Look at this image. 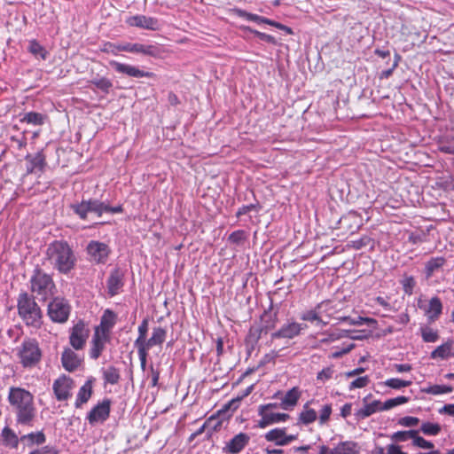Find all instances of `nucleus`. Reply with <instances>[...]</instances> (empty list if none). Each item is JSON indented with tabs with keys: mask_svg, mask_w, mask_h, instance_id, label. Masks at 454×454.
I'll return each instance as SVG.
<instances>
[{
	"mask_svg": "<svg viewBox=\"0 0 454 454\" xmlns=\"http://www.w3.org/2000/svg\"><path fill=\"white\" fill-rule=\"evenodd\" d=\"M7 400L12 412L15 414L16 424L33 427L36 418L34 395L25 388L11 387Z\"/></svg>",
	"mask_w": 454,
	"mask_h": 454,
	"instance_id": "obj_1",
	"label": "nucleus"
},
{
	"mask_svg": "<svg viewBox=\"0 0 454 454\" xmlns=\"http://www.w3.org/2000/svg\"><path fill=\"white\" fill-rule=\"evenodd\" d=\"M45 260L61 274H68L74 269L77 261L73 248L66 240L50 243L45 251Z\"/></svg>",
	"mask_w": 454,
	"mask_h": 454,
	"instance_id": "obj_2",
	"label": "nucleus"
},
{
	"mask_svg": "<svg viewBox=\"0 0 454 454\" xmlns=\"http://www.w3.org/2000/svg\"><path fill=\"white\" fill-rule=\"evenodd\" d=\"M18 315L27 326L35 329L43 325V311L32 294L22 292L17 299Z\"/></svg>",
	"mask_w": 454,
	"mask_h": 454,
	"instance_id": "obj_3",
	"label": "nucleus"
},
{
	"mask_svg": "<svg viewBox=\"0 0 454 454\" xmlns=\"http://www.w3.org/2000/svg\"><path fill=\"white\" fill-rule=\"evenodd\" d=\"M29 283L31 293L43 301L51 298L56 292L51 275L44 272L39 266L34 269Z\"/></svg>",
	"mask_w": 454,
	"mask_h": 454,
	"instance_id": "obj_4",
	"label": "nucleus"
},
{
	"mask_svg": "<svg viewBox=\"0 0 454 454\" xmlns=\"http://www.w3.org/2000/svg\"><path fill=\"white\" fill-rule=\"evenodd\" d=\"M278 311L273 310L272 303L263 311L260 317V325H252L246 337V342L252 345L256 344L262 334H267L276 328L278 323Z\"/></svg>",
	"mask_w": 454,
	"mask_h": 454,
	"instance_id": "obj_5",
	"label": "nucleus"
},
{
	"mask_svg": "<svg viewBox=\"0 0 454 454\" xmlns=\"http://www.w3.org/2000/svg\"><path fill=\"white\" fill-rule=\"evenodd\" d=\"M71 208L82 220H86L88 218L89 212L95 213L98 216H101L105 212L117 214L123 211L121 205L111 207L98 200L91 199L82 200L80 203L72 204Z\"/></svg>",
	"mask_w": 454,
	"mask_h": 454,
	"instance_id": "obj_6",
	"label": "nucleus"
},
{
	"mask_svg": "<svg viewBox=\"0 0 454 454\" xmlns=\"http://www.w3.org/2000/svg\"><path fill=\"white\" fill-rule=\"evenodd\" d=\"M17 356L24 368H33L41 362L43 354L35 339H26L18 348Z\"/></svg>",
	"mask_w": 454,
	"mask_h": 454,
	"instance_id": "obj_7",
	"label": "nucleus"
},
{
	"mask_svg": "<svg viewBox=\"0 0 454 454\" xmlns=\"http://www.w3.org/2000/svg\"><path fill=\"white\" fill-rule=\"evenodd\" d=\"M317 309L326 317L328 321L331 318H336L340 322H346L350 325H361L364 322L372 321V319L363 317H358L356 319H353L350 317L337 316V314L340 311V309L338 308L337 303H333L331 301H322L317 306Z\"/></svg>",
	"mask_w": 454,
	"mask_h": 454,
	"instance_id": "obj_8",
	"label": "nucleus"
},
{
	"mask_svg": "<svg viewBox=\"0 0 454 454\" xmlns=\"http://www.w3.org/2000/svg\"><path fill=\"white\" fill-rule=\"evenodd\" d=\"M69 314L70 306L63 298L56 297L48 305V316L53 322L65 323Z\"/></svg>",
	"mask_w": 454,
	"mask_h": 454,
	"instance_id": "obj_9",
	"label": "nucleus"
},
{
	"mask_svg": "<svg viewBox=\"0 0 454 454\" xmlns=\"http://www.w3.org/2000/svg\"><path fill=\"white\" fill-rule=\"evenodd\" d=\"M90 335V330L82 321L77 322L72 328L69 343L75 350H82Z\"/></svg>",
	"mask_w": 454,
	"mask_h": 454,
	"instance_id": "obj_10",
	"label": "nucleus"
},
{
	"mask_svg": "<svg viewBox=\"0 0 454 454\" xmlns=\"http://www.w3.org/2000/svg\"><path fill=\"white\" fill-rule=\"evenodd\" d=\"M87 253L91 262L104 264L108 260L111 249L106 243L91 240L87 246Z\"/></svg>",
	"mask_w": 454,
	"mask_h": 454,
	"instance_id": "obj_11",
	"label": "nucleus"
},
{
	"mask_svg": "<svg viewBox=\"0 0 454 454\" xmlns=\"http://www.w3.org/2000/svg\"><path fill=\"white\" fill-rule=\"evenodd\" d=\"M111 403V400L109 398H106L101 403H98L94 406L87 415V420L89 423L90 425H94L98 422H105L109 418Z\"/></svg>",
	"mask_w": 454,
	"mask_h": 454,
	"instance_id": "obj_12",
	"label": "nucleus"
},
{
	"mask_svg": "<svg viewBox=\"0 0 454 454\" xmlns=\"http://www.w3.org/2000/svg\"><path fill=\"white\" fill-rule=\"evenodd\" d=\"M109 65L114 69L115 72L119 74H126L129 77H135V78H142V77H147V78H154L156 74L153 72H147L139 69L138 67L121 63L116 60H111L109 62Z\"/></svg>",
	"mask_w": 454,
	"mask_h": 454,
	"instance_id": "obj_13",
	"label": "nucleus"
},
{
	"mask_svg": "<svg viewBox=\"0 0 454 454\" xmlns=\"http://www.w3.org/2000/svg\"><path fill=\"white\" fill-rule=\"evenodd\" d=\"M125 22L129 27H135L152 31H156L160 29V22L158 19L154 17H148L145 15L137 14L128 17Z\"/></svg>",
	"mask_w": 454,
	"mask_h": 454,
	"instance_id": "obj_14",
	"label": "nucleus"
},
{
	"mask_svg": "<svg viewBox=\"0 0 454 454\" xmlns=\"http://www.w3.org/2000/svg\"><path fill=\"white\" fill-rule=\"evenodd\" d=\"M307 328V325L288 322L283 325L278 331L271 334L272 339H293L301 334V331Z\"/></svg>",
	"mask_w": 454,
	"mask_h": 454,
	"instance_id": "obj_15",
	"label": "nucleus"
},
{
	"mask_svg": "<svg viewBox=\"0 0 454 454\" xmlns=\"http://www.w3.org/2000/svg\"><path fill=\"white\" fill-rule=\"evenodd\" d=\"M298 434H286V427H277L268 431L265 434V439L268 442H275L278 446H286L297 440Z\"/></svg>",
	"mask_w": 454,
	"mask_h": 454,
	"instance_id": "obj_16",
	"label": "nucleus"
},
{
	"mask_svg": "<svg viewBox=\"0 0 454 454\" xmlns=\"http://www.w3.org/2000/svg\"><path fill=\"white\" fill-rule=\"evenodd\" d=\"M250 437L246 433H239L234 435L229 442L223 447V452L227 454H239L249 443Z\"/></svg>",
	"mask_w": 454,
	"mask_h": 454,
	"instance_id": "obj_17",
	"label": "nucleus"
},
{
	"mask_svg": "<svg viewBox=\"0 0 454 454\" xmlns=\"http://www.w3.org/2000/svg\"><path fill=\"white\" fill-rule=\"evenodd\" d=\"M27 161L26 175H31L36 172L43 173L47 166L46 155L43 151L37 152L34 156L27 154L26 156Z\"/></svg>",
	"mask_w": 454,
	"mask_h": 454,
	"instance_id": "obj_18",
	"label": "nucleus"
},
{
	"mask_svg": "<svg viewBox=\"0 0 454 454\" xmlns=\"http://www.w3.org/2000/svg\"><path fill=\"white\" fill-rule=\"evenodd\" d=\"M72 387L73 380L66 375L58 378L52 387L54 395L59 401L67 400L71 395L70 390Z\"/></svg>",
	"mask_w": 454,
	"mask_h": 454,
	"instance_id": "obj_19",
	"label": "nucleus"
},
{
	"mask_svg": "<svg viewBox=\"0 0 454 454\" xmlns=\"http://www.w3.org/2000/svg\"><path fill=\"white\" fill-rule=\"evenodd\" d=\"M109 340V335L99 333L98 331H94L90 349V358L95 360L98 359L101 356L103 350L105 349L106 344Z\"/></svg>",
	"mask_w": 454,
	"mask_h": 454,
	"instance_id": "obj_20",
	"label": "nucleus"
},
{
	"mask_svg": "<svg viewBox=\"0 0 454 454\" xmlns=\"http://www.w3.org/2000/svg\"><path fill=\"white\" fill-rule=\"evenodd\" d=\"M372 396V394H369L366 395L364 399V406L360 410H358L356 412V417L358 419H364L371 415L374 414L377 411H382L384 409L382 408L383 403H381L380 400H374L373 402L368 403L367 400L369 397Z\"/></svg>",
	"mask_w": 454,
	"mask_h": 454,
	"instance_id": "obj_21",
	"label": "nucleus"
},
{
	"mask_svg": "<svg viewBox=\"0 0 454 454\" xmlns=\"http://www.w3.org/2000/svg\"><path fill=\"white\" fill-rule=\"evenodd\" d=\"M82 359L71 348H67L61 355V363L67 372H74L81 364Z\"/></svg>",
	"mask_w": 454,
	"mask_h": 454,
	"instance_id": "obj_22",
	"label": "nucleus"
},
{
	"mask_svg": "<svg viewBox=\"0 0 454 454\" xmlns=\"http://www.w3.org/2000/svg\"><path fill=\"white\" fill-rule=\"evenodd\" d=\"M124 275L120 269H114L111 271V274L107 279V289L110 296H114L119 294V291L122 288Z\"/></svg>",
	"mask_w": 454,
	"mask_h": 454,
	"instance_id": "obj_23",
	"label": "nucleus"
},
{
	"mask_svg": "<svg viewBox=\"0 0 454 454\" xmlns=\"http://www.w3.org/2000/svg\"><path fill=\"white\" fill-rule=\"evenodd\" d=\"M116 320L117 315L109 309H106L101 317L100 324L95 328V331L110 336L111 330L116 324Z\"/></svg>",
	"mask_w": 454,
	"mask_h": 454,
	"instance_id": "obj_24",
	"label": "nucleus"
},
{
	"mask_svg": "<svg viewBox=\"0 0 454 454\" xmlns=\"http://www.w3.org/2000/svg\"><path fill=\"white\" fill-rule=\"evenodd\" d=\"M425 315L429 322L436 321L442 313V303L439 297H432L424 309Z\"/></svg>",
	"mask_w": 454,
	"mask_h": 454,
	"instance_id": "obj_25",
	"label": "nucleus"
},
{
	"mask_svg": "<svg viewBox=\"0 0 454 454\" xmlns=\"http://www.w3.org/2000/svg\"><path fill=\"white\" fill-rule=\"evenodd\" d=\"M290 416L287 413H278V412H268L264 413V411H261V419L258 421V427L260 428H265L266 427L279 423L285 422L289 419Z\"/></svg>",
	"mask_w": 454,
	"mask_h": 454,
	"instance_id": "obj_26",
	"label": "nucleus"
},
{
	"mask_svg": "<svg viewBox=\"0 0 454 454\" xmlns=\"http://www.w3.org/2000/svg\"><path fill=\"white\" fill-rule=\"evenodd\" d=\"M167 337V330L160 326L154 327L152 332L151 337L142 345L147 349H151L154 346H161Z\"/></svg>",
	"mask_w": 454,
	"mask_h": 454,
	"instance_id": "obj_27",
	"label": "nucleus"
},
{
	"mask_svg": "<svg viewBox=\"0 0 454 454\" xmlns=\"http://www.w3.org/2000/svg\"><path fill=\"white\" fill-rule=\"evenodd\" d=\"M446 262L447 260L443 256H436L430 258L427 262H426L424 267V273L426 278H431L435 272L442 269Z\"/></svg>",
	"mask_w": 454,
	"mask_h": 454,
	"instance_id": "obj_28",
	"label": "nucleus"
},
{
	"mask_svg": "<svg viewBox=\"0 0 454 454\" xmlns=\"http://www.w3.org/2000/svg\"><path fill=\"white\" fill-rule=\"evenodd\" d=\"M2 443L9 449H18L20 438L9 427H4L1 432Z\"/></svg>",
	"mask_w": 454,
	"mask_h": 454,
	"instance_id": "obj_29",
	"label": "nucleus"
},
{
	"mask_svg": "<svg viewBox=\"0 0 454 454\" xmlns=\"http://www.w3.org/2000/svg\"><path fill=\"white\" fill-rule=\"evenodd\" d=\"M453 356H454V348H453L452 341H447V342L438 346L430 354V357L432 359H436V358L447 359Z\"/></svg>",
	"mask_w": 454,
	"mask_h": 454,
	"instance_id": "obj_30",
	"label": "nucleus"
},
{
	"mask_svg": "<svg viewBox=\"0 0 454 454\" xmlns=\"http://www.w3.org/2000/svg\"><path fill=\"white\" fill-rule=\"evenodd\" d=\"M361 447L358 442L354 441L340 442L335 446L336 454H359Z\"/></svg>",
	"mask_w": 454,
	"mask_h": 454,
	"instance_id": "obj_31",
	"label": "nucleus"
},
{
	"mask_svg": "<svg viewBox=\"0 0 454 454\" xmlns=\"http://www.w3.org/2000/svg\"><path fill=\"white\" fill-rule=\"evenodd\" d=\"M301 397V391L297 387H294L288 390L284 397L282 398L280 406L281 408L287 410L289 407H294L297 404L298 400Z\"/></svg>",
	"mask_w": 454,
	"mask_h": 454,
	"instance_id": "obj_32",
	"label": "nucleus"
},
{
	"mask_svg": "<svg viewBox=\"0 0 454 454\" xmlns=\"http://www.w3.org/2000/svg\"><path fill=\"white\" fill-rule=\"evenodd\" d=\"M92 395V381L90 380H87L83 386H82L78 391L76 400H75V407L79 408L83 403H86Z\"/></svg>",
	"mask_w": 454,
	"mask_h": 454,
	"instance_id": "obj_33",
	"label": "nucleus"
},
{
	"mask_svg": "<svg viewBox=\"0 0 454 454\" xmlns=\"http://www.w3.org/2000/svg\"><path fill=\"white\" fill-rule=\"evenodd\" d=\"M46 441V436L43 431L32 432L24 434L20 437V442H24L27 446L32 447L33 445L43 444Z\"/></svg>",
	"mask_w": 454,
	"mask_h": 454,
	"instance_id": "obj_34",
	"label": "nucleus"
},
{
	"mask_svg": "<svg viewBox=\"0 0 454 454\" xmlns=\"http://www.w3.org/2000/svg\"><path fill=\"white\" fill-rule=\"evenodd\" d=\"M27 50L35 58L42 60H45L49 55L47 50L35 39L29 41Z\"/></svg>",
	"mask_w": 454,
	"mask_h": 454,
	"instance_id": "obj_35",
	"label": "nucleus"
},
{
	"mask_svg": "<svg viewBox=\"0 0 454 454\" xmlns=\"http://www.w3.org/2000/svg\"><path fill=\"white\" fill-rule=\"evenodd\" d=\"M134 53H140L145 56L158 57L160 49L154 44H143L139 43H134Z\"/></svg>",
	"mask_w": 454,
	"mask_h": 454,
	"instance_id": "obj_36",
	"label": "nucleus"
},
{
	"mask_svg": "<svg viewBox=\"0 0 454 454\" xmlns=\"http://www.w3.org/2000/svg\"><path fill=\"white\" fill-rule=\"evenodd\" d=\"M103 379L106 384L116 385L121 380L120 370L114 365L103 370Z\"/></svg>",
	"mask_w": 454,
	"mask_h": 454,
	"instance_id": "obj_37",
	"label": "nucleus"
},
{
	"mask_svg": "<svg viewBox=\"0 0 454 454\" xmlns=\"http://www.w3.org/2000/svg\"><path fill=\"white\" fill-rule=\"evenodd\" d=\"M45 120L46 115L43 114L36 112H28L24 114V116L20 119V121L27 124L41 126L44 123Z\"/></svg>",
	"mask_w": 454,
	"mask_h": 454,
	"instance_id": "obj_38",
	"label": "nucleus"
},
{
	"mask_svg": "<svg viewBox=\"0 0 454 454\" xmlns=\"http://www.w3.org/2000/svg\"><path fill=\"white\" fill-rule=\"evenodd\" d=\"M317 418V411L309 408L308 403H306L299 415V421L304 425H309L316 421Z\"/></svg>",
	"mask_w": 454,
	"mask_h": 454,
	"instance_id": "obj_39",
	"label": "nucleus"
},
{
	"mask_svg": "<svg viewBox=\"0 0 454 454\" xmlns=\"http://www.w3.org/2000/svg\"><path fill=\"white\" fill-rule=\"evenodd\" d=\"M322 316H323L322 312H320V310H318L316 308L315 309H310V310L304 312L301 315V318L304 321L317 322V324L327 325L328 320L324 321L322 318Z\"/></svg>",
	"mask_w": 454,
	"mask_h": 454,
	"instance_id": "obj_40",
	"label": "nucleus"
},
{
	"mask_svg": "<svg viewBox=\"0 0 454 454\" xmlns=\"http://www.w3.org/2000/svg\"><path fill=\"white\" fill-rule=\"evenodd\" d=\"M90 82L105 94H108L113 87V82L106 77L93 79Z\"/></svg>",
	"mask_w": 454,
	"mask_h": 454,
	"instance_id": "obj_41",
	"label": "nucleus"
},
{
	"mask_svg": "<svg viewBox=\"0 0 454 454\" xmlns=\"http://www.w3.org/2000/svg\"><path fill=\"white\" fill-rule=\"evenodd\" d=\"M454 390L453 387L451 386H446V385H432L426 388H424L422 391L427 394L437 395H442V394H449L451 393Z\"/></svg>",
	"mask_w": 454,
	"mask_h": 454,
	"instance_id": "obj_42",
	"label": "nucleus"
},
{
	"mask_svg": "<svg viewBox=\"0 0 454 454\" xmlns=\"http://www.w3.org/2000/svg\"><path fill=\"white\" fill-rule=\"evenodd\" d=\"M420 332L422 340L425 342H436L439 340L438 331L430 326H422Z\"/></svg>",
	"mask_w": 454,
	"mask_h": 454,
	"instance_id": "obj_43",
	"label": "nucleus"
},
{
	"mask_svg": "<svg viewBox=\"0 0 454 454\" xmlns=\"http://www.w3.org/2000/svg\"><path fill=\"white\" fill-rule=\"evenodd\" d=\"M417 434V430H408V431H397L394 433L390 438L392 441L400 442H406L410 439H412L414 442L415 436Z\"/></svg>",
	"mask_w": 454,
	"mask_h": 454,
	"instance_id": "obj_44",
	"label": "nucleus"
},
{
	"mask_svg": "<svg viewBox=\"0 0 454 454\" xmlns=\"http://www.w3.org/2000/svg\"><path fill=\"white\" fill-rule=\"evenodd\" d=\"M148 324H149L148 319L145 318V319H143L141 324L138 325V328H137L138 336L134 342V346H142L144 344V342L145 341L147 332H148Z\"/></svg>",
	"mask_w": 454,
	"mask_h": 454,
	"instance_id": "obj_45",
	"label": "nucleus"
},
{
	"mask_svg": "<svg viewBox=\"0 0 454 454\" xmlns=\"http://www.w3.org/2000/svg\"><path fill=\"white\" fill-rule=\"evenodd\" d=\"M401 285L403 293L406 295L411 296L414 292V288L416 286V280L413 276L403 275L401 280Z\"/></svg>",
	"mask_w": 454,
	"mask_h": 454,
	"instance_id": "obj_46",
	"label": "nucleus"
},
{
	"mask_svg": "<svg viewBox=\"0 0 454 454\" xmlns=\"http://www.w3.org/2000/svg\"><path fill=\"white\" fill-rule=\"evenodd\" d=\"M334 373H335L334 365L331 364L327 367L323 368L320 372H317V382L324 384L326 381L333 379Z\"/></svg>",
	"mask_w": 454,
	"mask_h": 454,
	"instance_id": "obj_47",
	"label": "nucleus"
},
{
	"mask_svg": "<svg viewBox=\"0 0 454 454\" xmlns=\"http://www.w3.org/2000/svg\"><path fill=\"white\" fill-rule=\"evenodd\" d=\"M234 13L237 16H239L240 18H243V19H246L247 20H249V21H254V22H257V23H263L265 21V17L259 16L257 14L248 12H247L245 10L234 9Z\"/></svg>",
	"mask_w": 454,
	"mask_h": 454,
	"instance_id": "obj_48",
	"label": "nucleus"
},
{
	"mask_svg": "<svg viewBox=\"0 0 454 454\" xmlns=\"http://www.w3.org/2000/svg\"><path fill=\"white\" fill-rule=\"evenodd\" d=\"M438 149L440 152L454 154V136L446 137L439 144Z\"/></svg>",
	"mask_w": 454,
	"mask_h": 454,
	"instance_id": "obj_49",
	"label": "nucleus"
},
{
	"mask_svg": "<svg viewBox=\"0 0 454 454\" xmlns=\"http://www.w3.org/2000/svg\"><path fill=\"white\" fill-rule=\"evenodd\" d=\"M409 400H410L409 397L400 395V396H397L395 398L388 399L386 402H384L382 408L384 409V411L390 410L397 405H401V404H404V403H408Z\"/></svg>",
	"mask_w": 454,
	"mask_h": 454,
	"instance_id": "obj_50",
	"label": "nucleus"
},
{
	"mask_svg": "<svg viewBox=\"0 0 454 454\" xmlns=\"http://www.w3.org/2000/svg\"><path fill=\"white\" fill-rule=\"evenodd\" d=\"M384 385L387 387H389L393 389H401L403 387L411 386V380H400L397 378H391V379L387 380L384 382Z\"/></svg>",
	"mask_w": 454,
	"mask_h": 454,
	"instance_id": "obj_51",
	"label": "nucleus"
},
{
	"mask_svg": "<svg viewBox=\"0 0 454 454\" xmlns=\"http://www.w3.org/2000/svg\"><path fill=\"white\" fill-rule=\"evenodd\" d=\"M420 430L427 435H437L441 432V426L437 423L425 422Z\"/></svg>",
	"mask_w": 454,
	"mask_h": 454,
	"instance_id": "obj_52",
	"label": "nucleus"
},
{
	"mask_svg": "<svg viewBox=\"0 0 454 454\" xmlns=\"http://www.w3.org/2000/svg\"><path fill=\"white\" fill-rule=\"evenodd\" d=\"M370 381V378L367 375L358 377L349 383L348 390L352 391L356 388L365 387L369 385Z\"/></svg>",
	"mask_w": 454,
	"mask_h": 454,
	"instance_id": "obj_53",
	"label": "nucleus"
},
{
	"mask_svg": "<svg viewBox=\"0 0 454 454\" xmlns=\"http://www.w3.org/2000/svg\"><path fill=\"white\" fill-rule=\"evenodd\" d=\"M243 30H247V31L253 33L258 38H260L261 40L265 41V42H267L269 43H271V44H276L277 43V41H276L275 37L270 35H268V34L257 31L255 29H252L249 27H244Z\"/></svg>",
	"mask_w": 454,
	"mask_h": 454,
	"instance_id": "obj_54",
	"label": "nucleus"
},
{
	"mask_svg": "<svg viewBox=\"0 0 454 454\" xmlns=\"http://www.w3.org/2000/svg\"><path fill=\"white\" fill-rule=\"evenodd\" d=\"M246 239V232L243 230H238L229 235L228 240L232 244H240Z\"/></svg>",
	"mask_w": 454,
	"mask_h": 454,
	"instance_id": "obj_55",
	"label": "nucleus"
},
{
	"mask_svg": "<svg viewBox=\"0 0 454 454\" xmlns=\"http://www.w3.org/2000/svg\"><path fill=\"white\" fill-rule=\"evenodd\" d=\"M413 445L421 449L433 450L434 448V445L432 442H429L424 439L423 437L419 436L418 432L415 436Z\"/></svg>",
	"mask_w": 454,
	"mask_h": 454,
	"instance_id": "obj_56",
	"label": "nucleus"
},
{
	"mask_svg": "<svg viewBox=\"0 0 454 454\" xmlns=\"http://www.w3.org/2000/svg\"><path fill=\"white\" fill-rule=\"evenodd\" d=\"M100 51L105 53H111L113 55H118L120 52V44H115L110 42L105 43Z\"/></svg>",
	"mask_w": 454,
	"mask_h": 454,
	"instance_id": "obj_57",
	"label": "nucleus"
},
{
	"mask_svg": "<svg viewBox=\"0 0 454 454\" xmlns=\"http://www.w3.org/2000/svg\"><path fill=\"white\" fill-rule=\"evenodd\" d=\"M137 349V355L140 360V366L143 371L145 369L147 357H148V351L149 349L145 348L143 346H135Z\"/></svg>",
	"mask_w": 454,
	"mask_h": 454,
	"instance_id": "obj_58",
	"label": "nucleus"
},
{
	"mask_svg": "<svg viewBox=\"0 0 454 454\" xmlns=\"http://www.w3.org/2000/svg\"><path fill=\"white\" fill-rule=\"evenodd\" d=\"M371 241V238L368 236H364L359 239L351 241L350 247L354 249L359 250L362 247L368 246Z\"/></svg>",
	"mask_w": 454,
	"mask_h": 454,
	"instance_id": "obj_59",
	"label": "nucleus"
},
{
	"mask_svg": "<svg viewBox=\"0 0 454 454\" xmlns=\"http://www.w3.org/2000/svg\"><path fill=\"white\" fill-rule=\"evenodd\" d=\"M331 413H332V405L331 404L324 405L322 410L320 411V415H319L320 424L326 423L330 419Z\"/></svg>",
	"mask_w": 454,
	"mask_h": 454,
	"instance_id": "obj_60",
	"label": "nucleus"
},
{
	"mask_svg": "<svg viewBox=\"0 0 454 454\" xmlns=\"http://www.w3.org/2000/svg\"><path fill=\"white\" fill-rule=\"evenodd\" d=\"M408 241L413 245L421 244L426 241L424 233L411 232L408 237Z\"/></svg>",
	"mask_w": 454,
	"mask_h": 454,
	"instance_id": "obj_61",
	"label": "nucleus"
},
{
	"mask_svg": "<svg viewBox=\"0 0 454 454\" xmlns=\"http://www.w3.org/2000/svg\"><path fill=\"white\" fill-rule=\"evenodd\" d=\"M357 218H361L360 215L356 213V212H349L343 219L344 221H351V222H354L356 223V227H355V230H352L351 232H354L356 231H357L360 226L362 225V223H361V219L359 220V222H357Z\"/></svg>",
	"mask_w": 454,
	"mask_h": 454,
	"instance_id": "obj_62",
	"label": "nucleus"
},
{
	"mask_svg": "<svg viewBox=\"0 0 454 454\" xmlns=\"http://www.w3.org/2000/svg\"><path fill=\"white\" fill-rule=\"evenodd\" d=\"M419 419L416 417L406 416L399 420V424L403 427H414L419 423Z\"/></svg>",
	"mask_w": 454,
	"mask_h": 454,
	"instance_id": "obj_63",
	"label": "nucleus"
},
{
	"mask_svg": "<svg viewBox=\"0 0 454 454\" xmlns=\"http://www.w3.org/2000/svg\"><path fill=\"white\" fill-rule=\"evenodd\" d=\"M11 140L16 144V147L19 150L25 148L27 144V137H26L25 134H22L20 137L12 136L11 137Z\"/></svg>",
	"mask_w": 454,
	"mask_h": 454,
	"instance_id": "obj_64",
	"label": "nucleus"
}]
</instances>
